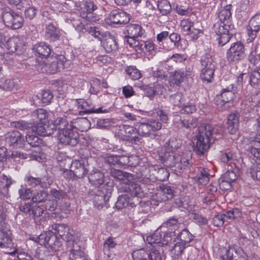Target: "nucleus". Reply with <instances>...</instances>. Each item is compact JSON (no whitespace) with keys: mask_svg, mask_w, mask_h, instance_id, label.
I'll return each instance as SVG.
<instances>
[{"mask_svg":"<svg viewBox=\"0 0 260 260\" xmlns=\"http://www.w3.org/2000/svg\"><path fill=\"white\" fill-rule=\"evenodd\" d=\"M198 131L193 150L198 155H203L215 140L221 138L223 131L222 127L218 125L206 124L204 126L199 127Z\"/></svg>","mask_w":260,"mask_h":260,"instance_id":"f257e3e1","label":"nucleus"},{"mask_svg":"<svg viewBox=\"0 0 260 260\" xmlns=\"http://www.w3.org/2000/svg\"><path fill=\"white\" fill-rule=\"evenodd\" d=\"M161 162L165 166L171 168L176 172H180L192 164V156L190 152L183 153L182 155L170 152L166 148H162L159 153Z\"/></svg>","mask_w":260,"mask_h":260,"instance_id":"f03ea898","label":"nucleus"},{"mask_svg":"<svg viewBox=\"0 0 260 260\" xmlns=\"http://www.w3.org/2000/svg\"><path fill=\"white\" fill-rule=\"evenodd\" d=\"M6 214L4 207H0V248L5 249L6 253H14L16 249L14 244L10 231L9 225L6 222Z\"/></svg>","mask_w":260,"mask_h":260,"instance_id":"7ed1b4c3","label":"nucleus"},{"mask_svg":"<svg viewBox=\"0 0 260 260\" xmlns=\"http://www.w3.org/2000/svg\"><path fill=\"white\" fill-rule=\"evenodd\" d=\"M201 64V78L202 80L210 83L212 81L216 69V62L210 54L203 56L200 60Z\"/></svg>","mask_w":260,"mask_h":260,"instance_id":"20e7f679","label":"nucleus"},{"mask_svg":"<svg viewBox=\"0 0 260 260\" xmlns=\"http://www.w3.org/2000/svg\"><path fill=\"white\" fill-rule=\"evenodd\" d=\"M3 21L5 25L12 29H18L23 25V18L9 7H6L2 14Z\"/></svg>","mask_w":260,"mask_h":260,"instance_id":"39448f33","label":"nucleus"},{"mask_svg":"<svg viewBox=\"0 0 260 260\" xmlns=\"http://www.w3.org/2000/svg\"><path fill=\"white\" fill-rule=\"evenodd\" d=\"M231 28V24L217 22L214 24L213 30L219 46H223L230 41L232 37V34L230 33Z\"/></svg>","mask_w":260,"mask_h":260,"instance_id":"423d86ee","label":"nucleus"},{"mask_svg":"<svg viewBox=\"0 0 260 260\" xmlns=\"http://www.w3.org/2000/svg\"><path fill=\"white\" fill-rule=\"evenodd\" d=\"M226 57L229 63L236 64L245 57V47L243 43L237 41L232 43L227 50Z\"/></svg>","mask_w":260,"mask_h":260,"instance_id":"0eeeda50","label":"nucleus"},{"mask_svg":"<svg viewBox=\"0 0 260 260\" xmlns=\"http://www.w3.org/2000/svg\"><path fill=\"white\" fill-rule=\"evenodd\" d=\"M129 20V15L120 9L113 10L105 19L106 23L112 27H115L116 25L126 24Z\"/></svg>","mask_w":260,"mask_h":260,"instance_id":"6e6552de","label":"nucleus"},{"mask_svg":"<svg viewBox=\"0 0 260 260\" xmlns=\"http://www.w3.org/2000/svg\"><path fill=\"white\" fill-rule=\"evenodd\" d=\"M117 135L121 140L135 144L141 140L138 136V129L128 125H119Z\"/></svg>","mask_w":260,"mask_h":260,"instance_id":"1a4fd4ad","label":"nucleus"},{"mask_svg":"<svg viewBox=\"0 0 260 260\" xmlns=\"http://www.w3.org/2000/svg\"><path fill=\"white\" fill-rule=\"evenodd\" d=\"M58 140L60 144L64 145L75 146L79 141V136L78 132L75 131L71 126L57 133Z\"/></svg>","mask_w":260,"mask_h":260,"instance_id":"9d476101","label":"nucleus"},{"mask_svg":"<svg viewBox=\"0 0 260 260\" xmlns=\"http://www.w3.org/2000/svg\"><path fill=\"white\" fill-rule=\"evenodd\" d=\"M87 166L82 161L76 160L72 162L71 169L66 170L64 172H67V177L74 179L82 178L88 172Z\"/></svg>","mask_w":260,"mask_h":260,"instance_id":"9b49d317","label":"nucleus"},{"mask_svg":"<svg viewBox=\"0 0 260 260\" xmlns=\"http://www.w3.org/2000/svg\"><path fill=\"white\" fill-rule=\"evenodd\" d=\"M75 105L78 109L80 115H81V113H108L109 112V109H103V107L96 108L92 103L86 101L83 99L75 100Z\"/></svg>","mask_w":260,"mask_h":260,"instance_id":"f8f14e48","label":"nucleus"},{"mask_svg":"<svg viewBox=\"0 0 260 260\" xmlns=\"http://www.w3.org/2000/svg\"><path fill=\"white\" fill-rule=\"evenodd\" d=\"M83 6L81 8L80 16L83 19L90 22H94L100 19L99 16L93 13V12L97 9L94 4V0H85L83 3Z\"/></svg>","mask_w":260,"mask_h":260,"instance_id":"ddd939ff","label":"nucleus"},{"mask_svg":"<svg viewBox=\"0 0 260 260\" xmlns=\"http://www.w3.org/2000/svg\"><path fill=\"white\" fill-rule=\"evenodd\" d=\"M60 56L59 60L61 59ZM41 70L42 72H46L48 74H54L59 71L60 69H63L64 64L62 61H59V59L55 57H49L45 59L40 64Z\"/></svg>","mask_w":260,"mask_h":260,"instance_id":"4468645a","label":"nucleus"},{"mask_svg":"<svg viewBox=\"0 0 260 260\" xmlns=\"http://www.w3.org/2000/svg\"><path fill=\"white\" fill-rule=\"evenodd\" d=\"M112 188L108 185H104L102 190H99L93 199L94 205L99 209L107 206L110 198L111 197Z\"/></svg>","mask_w":260,"mask_h":260,"instance_id":"2eb2a0df","label":"nucleus"},{"mask_svg":"<svg viewBox=\"0 0 260 260\" xmlns=\"http://www.w3.org/2000/svg\"><path fill=\"white\" fill-rule=\"evenodd\" d=\"M180 26L184 34L194 40L197 39L199 34L202 32V29L198 27L197 24L194 23L189 19L182 20Z\"/></svg>","mask_w":260,"mask_h":260,"instance_id":"dca6fc26","label":"nucleus"},{"mask_svg":"<svg viewBox=\"0 0 260 260\" xmlns=\"http://www.w3.org/2000/svg\"><path fill=\"white\" fill-rule=\"evenodd\" d=\"M198 120L196 118H191L188 119L176 118L174 124L176 128L186 134L189 133L192 129L198 126Z\"/></svg>","mask_w":260,"mask_h":260,"instance_id":"f3484780","label":"nucleus"},{"mask_svg":"<svg viewBox=\"0 0 260 260\" xmlns=\"http://www.w3.org/2000/svg\"><path fill=\"white\" fill-rule=\"evenodd\" d=\"M120 192L129 193L133 198H141L143 196V190L140 185L135 182L125 181L121 183L119 188Z\"/></svg>","mask_w":260,"mask_h":260,"instance_id":"a211bd4d","label":"nucleus"},{"mask_svg":"<svg viewBox=\"0 0 260 260\" xmlns=\"http://www.w3.org/2000/svg\"><path fill=\"white\" fill-rule=\"evenodd\" d=\"M171 240V233H165L162 237V234L157 231L153 234L148 236L146 238V241L149 244L151 245L156 244L159 246L167 245Z\"/></svg>","mask_w":260,"mask_h":260,"instance_id":"6ab92c4d","label":"nucleus"},{"mask_svg":"<svg viewBox=\"0 0 260 260\" xmlns=\"http://www.w3.org/2000/svg\"><path fill=\"white\" fill-rule=\"evenodd\" d=\"M52 229L64 241L69 242L74 239L75 232L65 224L56 223L52 225Z\"/></svg>","mask_w":260,"mask_h":260,"instance_id":"aec40b11","label":"nucleus"},{"mask_svg":"<svg viewBox=\"0 0 260 260\" xmlns=\"http://www.w3.org/2000/svg\"><path fill=\"white\" fill-rule=\"evenodd\" d=\"M233 85L229 86L222 90L220 94L217 95L215 101L217 105L222 106L236 98Z\"/></svg>","mask_w":260,"mask_h":260,"instance_id":"412c9836","label":"nucleus"},{"mask_svg":"<svg viewBox=\"0 0 260 260\" xmlns=\"http://www.w3.org/2000/svg\"><path fill=\"white\" fill-rule=\"evenodd\" d=\"M236 169H230L219 179V187L222 190H228L232 187L231 183L237 178Z\"/></svg>","mask_w":260,"mask_h":260,"instance_id":"4be33fe9","label":"nucleus"},{"mask_svg":"<svg viewBox=\"0 0 260 260\" xmlns=\"http://www.w3.org/2000/svg\"><path fill=\"white\" fill-rule=\"evenodd\" d=\"M32 50L35 55L42 59L50 57L51 49L50 46L44 42H40L33 46Z\"/></svg>","mask_w":260,"mask_h":260,"instance_id":"5701e85b","label":"nucleus"},{"mask_svg":"<svg viewBox=\"0 0 260 260\" xmlns=\"http://www.w3.org/2000/svg\"><path fill=\"white\" fill-rule=\"evenodd\" d=\"M256 159L260 160V134H256L249 139V145L247 149Z\"/></svg>","mask_w":260,"mask_h":260,"instance_id":"b1692460","label":"nucleus"},{"mask_svg":"<svg viewBox=\"0 0 260 260\" xmlns=\"http://www.w3.org/2000/svg\"><path fill=\"white\" fill-rule=\"evenodd\" d=\"M135 200H137V202H138V199L131 198L127 194H122L118 197L115 204V207L118 210H121L128 206L132 208L136 207Z\"/></svg>","mask_w":260,"mask_h":260,"instance_id":"393cba45","label":"nucleus"},{"mask_svg":"<svg viewBox=\"0 0 260 260\" xmlns=\"http://www.w3.org/2000/svg\"><path fill=\"white\" fill-rule=\"evenodd\" d=\"M6 142L10 145H16L21 147L24 140L22 135L17 131H13L8 133L6 135Z\"/></svg>","mask_w":260,"mask_h":260,"instance_id":"a878e982","label":"nucleus"},{"mask_svg":"<svg viewBox=\"0 0 260 260\" xmlns=\"http://www.w3.org/2000/svg\"><path fill=\"white\" fill-rule=\"evenodd\" d=\"M89 182L95 187H99L103 185L105 181V176L100 170H92L88 176Z\"/></svg>","mask_w":260,"mask_h":260,"instance_id":"bb28decb","label":"nucleus"},{"mask_svg":"<svg viewBox=\"0 0 260 260\" xmlns=\"http://www.w3.org/2000/svg\"><path fill=\"white\" fill-rule=\"evenodd\" d=\"M70 125L75 130H78L81 132L87 131L90 126V121L84 117H79L71 121Z\"/></svg>","mask_w":260,"mask_h":260,"instance_id":"cd10ccee","label":"nucleus"},{"mask_svg":"<svg viewBox=\"0 0 260 260\" xmlns=\"http://www.w3.org/2000/svg\"><path fill=\"white\" fill-rule=\"evenodd\" d=\"M226 124L228 132L232 135L235 134L238 130L239 124L238 115L235 113L230 114L228 117Z\"/></svg>","mask_w":260,"mask_h":260,"instance_id":"c85d7f7f","label":"nucleus"},{"mask_svg":"<svg viewBox=\"0 0 260 260\" xmlns=\"http://www.w3.org/2000/svg\"><path fill=\"white\" fill-rule=\"evenodd\" d=\"M220 159L221 162L228 164L232 168L233 166H235L236 162L237 160V154L230 149H226L224 152H221Z\"/></svg>","mask_w":260,"mask_h":260,"instance_id":"c756f323","label":"nucleus"},{"mask_svg":"<svg viewBox=\"0 0 260 260\" xmlns=\"http://www.w3.org/2000/svg\"><path fill=\"white\" fill-rule=\"evenodd\" d=\"M140 254L136 255L138 259L143 257L146 260H161V255L158 250L156 249H151V250H146L144 249H140Z\"/></svg>","mask_w":260,"mask_h":260,"instance_id":"7c9ffc66","label":"nucleus"},{"mask_svg":"<svg viewBox=\"0 0 260 260\" xmlns=\"http://www.w3.org/2000/svg\"><path fill=\"white\" fill-rule=\"evenodd\" d=\"M60 36V30L52 23L48 24L45 29V37L50 41L59 40Z\"/></svg>","mask_w":260,"mask_h":260,"instance_id":"2f4dec72","label":"nucleus"},{"mask_svg":"<svg viewBox=\"0 0 260 260\" xmlns=\"http://www.w3.org/2000/svg\"><path fill=\"white\" fill-rule=\"evenodd\" d=\"M139 7V10L144 15L151 16L153 10L155 9L153 5L147 0H134V3Z\"/></svg>","mask_w":260,"mask_h":260,"instance_id":"473e14b6","label":"nucleus"},{"mask_svg":"<svg viewBox=\"0 0 260 260\" xmlns=\"http://www.w3.org/2000/svg\"><path fill=\"white\" fill-rule=\"evenodd\" d=\"M231 5H227L224 7L218 10V17L219 20L218 22L231 24Z\"/></svg>","mask_w":260,"mask_h":260,"instance_id":"72a5a7b5","label":"nucleus"},{"mask_svg":"<svg viewBox=\"0 0 260 260\" xmlns=\"http://www.w3.org/2000/svg\"><path fill=\"white\" fill-rule=\"evenodd\" d=\"M31 116L34 123L39 125L46 122L45 120L48 118V112L45 109L40 108L34 111L31 114Z\"/></svg>","mask_w":260,"mask_h":260,"instance_id":"f704fd0d","label":"nucleus"},{"mask_svg":"<svg viewBox=\"0 0 260 260\" xmlns=\"http://www.w3.org/2000/svg\"><path fill=\"white\" fill-rule=\"evenodd\" d=\"M126 31L128 37L138 38L142 37L145 33V30L138 24H129L126 26Z\"/></svg>","mask_w":260,"mask_h":260,"instance_id":"c9c22d12","label":"nucleus"},{"mask_svg":"<svg viewBox=\"0 0 260 260\" xmlns=\"http://www.w3.org/2000/svg\"><path fill=\"white\" fill-rule=\"evenodd\" d=\"M24 181L27 185L31 187H35L39 185L42 188H46L48 184L45 181L44 178L40 177H34L32 176H26L24 178Z\"/></svg>","mask_w":260,"mask_h":260,"instance_id":"e433bc0d","label":"nucleus"},{"mask_svg":"<svg viewBox=\"0 0 260 260\" xmlns=\"http://www.w3.org/2000/svg\"><path fill=\"white\" fill-rule=\"evenodd\" d=\"M102 44L103 47L108 53H114L118 50L117 42L114 37H107Z\"/></svg>","mask_w":260,"mask_h":260,"instance_id":"4c0bfd02","label":"nucleus"},{"mask_svg":"<svg viewBox=\"0 0 260 260\" xmlns=\"http://www.w3.org/2000/svg\"><path fill=\"white\" fill-rule=\"evenodd\" d=\"M194 236L186 229H183L177 235V240L183 243L184 245L190 246V243L193 240Z\"/></svg>","mask_w":260,"mask_h":260,"instance_id":"58836bf2","label":"nucleus"},{"mask_svg":"<svg viewBox=\"0 0 260 260\" xmlns=\"http://www.w3.org/2000/svg\"><path fill=\"white\" fill-rule=\"evenodd\" d=\"M18 88V84L15 82L13 80L1 78L0 79V88L5 90L13 91L17 90Z\"/></svg>","mask_w":260,"mask_h":260,"instance_id":"ea45409f","label":"nucleus"},{"mask_svg":"<svg viewBox=\"0 0 260 260\" xmlns=\"http://www.w3.org/2000/svg\"><path fill=\"white\" fill-rule=\"evenodd\" d=\"M110 174L114 178L118 180H123L124 182L129 181V179L132 178L131 174L114 169H111Z\"/></svg>","mask_w":260,"mask_h":260,"instance_id":"a19ab883","label":"nucleus"},{"mask_svg":"<svg viewBox=\"0 0 260 260\" xmlns=\"http://www.w3.org/2000/svg\"><path fill=\"white\" fill-rule=\"evenodd\" d=\"M70 124L64 117H58L55 119L53 124H51L52 129H57L58 132L63 131V130L67 129Z\"/></svg>","mask_w":260,"mask_h":260,"instance_id":"79ce46f5","label":"nucleus"},{"mask_svg":"<svg viewBox=\"0 0 260 260\" xmlns=\"http://www.w3.org/2000/svg\"><path fill=\"white\" fill-rule=\"evenodd\" d=\"M249 84L255 88L260 86V67L256 68L249 73Z\"/></svg>","mask_w":260,"mask_h":260,"instance_id":"37998d69","label":"nucleus"},{"mask_svg":"<svg viewBox=\"0 0 260 260\" xmlns=\"http://www.w3.org/2000/svg\"><path fill=\"white\" fill-rule=\"evenodd\" d=\"M7 47V49L12 52H14L18 50L21 46V41L17 38H10L6 42V44H3Z\"/></svg>","mask_w":260,"mask_h":260,"instance_id":"c03bdc74","label":"nucleus"},{"mask_svg":"<svg viewBox=\"0 0 260 260\" xmlns=\"http://www.w3.org/2000/svg\"><path fill=\"white\" fill-rule=\"evenodd\" d=\"M209 174L207 169L201 168L199 170L198 174L196 176V180L200 184L206 185L209 181Z\"/></svg>","mask_w":260,"mask_h":260,"instance_id":"a18cd8bd","label":"nucleus"},{"mask_svg":"<svg viewBox=\"0 0 260 260\" xmlns=\"http://www.w3.org/2000/svg\"><path fill=\"white\" fill-rule=\"evenodd\" d=\"M46 245H48L52 250L58 251L61 244L57 237L51 231Z\"/></svg>","mask_w":260,"mask_h":260,"instance_id":"49530a36","label":"nucleus"},{"mask_svg":"<svg viewBox=\"0 0 260 260\" xmlns=\"http://www.w3.org/2000/svg\"><path fill=\"white\" fill-rule=\"evenodd\" d=\"M138 136L141 138L142 137H150L152 134L149 122L141 123L138 128Z\"/></svg>","mask_w":260,"mask_h":260,"instance_id":"de8ad7c7","label":"nucleus"},{"mask_svg":"<svg viewBox=\"0 0 260 260\" xmlns=\"http://www.w3.org/2000/svg\"><path fill=\"white\" fill-rule=\"evenodd\" d=\"M160 194L162 196V199L167 200L171 199L174 196V190L171 186L166 185L159 186Z\"/></svg>","mask_w":260,"mask_h":260,"instance_id":"09e8293b","label":"nucleus"},{"mask_svg":"<svg viewBox=\"0 0 260 260\" xmlns=\"http://www.w3.org/2000/svg\"><path fill=\"white\" fill-rule=\"evenodd\" d=\"M55 129H52L51 124H43L36 126V133L39 135L47 136L52 134Z\"/></svg>","mask_w":260,"mask_h":260,"instance_id":"8fccbe9b","label":"nucleus"},{"mask_svg":"<svg viewBox=\"0 0 260 260\" xmlns=\"http://www.w3.org/2000/svg\"><path fill=\"white\" fill-rule=\"evenodd\" d=\"M84 31L90 34L99 41H101L103 37V34L100 31V28L95 26L88 24L85 26Z\"/></svg>","mask_w":260,"mask_h":260,"instance_id":"3c124183","label":"nucleus"},{"mask_svg":"<svg viewBox=\"0 0 260 260\" xmlns=\"http://www.w3.org/2000/svg\"><path fill=\"white\" fill-rule=\"evenodd\" d=\"M234 252L236 253V250L234 247H222L220 249V257L222 260H233Z\"/></svg>","mask_w":260,"mask_h":260,"instance_id":"603ef678","label":"nucleus"},{"mask_svg":"<svg viewBox=\"0 0 260 260\" xmlns=\"http://www.w3.org/2000/svg\"><path fill=\"white\" fill-rule=\"evenodd\" d=\"M157 8L162 15L169 13L172 9L171 5L167 0L158 1Z\"/></svg>","mask_w":260,"mask_h":260,"instance_id":"864d4df0","label":"nucleus"},{"mask_svg":"<svg viewBox=\"0 0 260 260\" xmlns=\"http://www.w3.org/2000/svg\"><path fill=\"white\" fill-rule=\"evenodd\" d=\"M155 171L156 172L155 178L158 181H164L168 179L170 174L166 169L157 167Z\"/></svg>","mask_w":260,"mask_h":260,"instance_id":"5fc2aeb1","label":"nucleus"},{"mask_svg":"<svg viewBox=\"0 0 260 260\" xmlns=\"http://www.w3.org/2000/svg\"><path fill=\"white\" fill-rule=\"evenodd\" d=\"M125 72L134 80H138L142 76L140 71L134 66L127 67L125 69Z\"/></svg>","mask_w":260,"mask_h":260,"instance_id":"6e6d98bb","label":"nucleus"},{"mask_svg":"<svg viewBox=\"0 0 260 260\" xmlns=\"http://www.w3.org/2000/svg\"><path fill=\"white\" fill-rule=\"evenodd\" d=\"M123 157L120 156L114 155H108L105 157V161L110 165H118L121 166L123 164L121 161V159Z\"/></svg>","mask_w":260,"mask_h":260,"instance_id":"4d7b16f0","label":"nucleus"},{"mask_svg":"<svg viewBox=\"0 0 260 260\" xmlns=\"http://www.w3.org/2000/svg\"><path fill=\"white\" fill-rule=\"evenodd\" d=\"M38 99H41L42 103L48 104L50 103L53 98V94L50 90H44L40 94V96H36Z\"/></svg>","mask_w":260,"mask_h":260,"instance_id":"13d9d810","label":"nucleus"},{"mask_svg":"<svg viewBox=\"0 0 260 260\" xmlns=\"http://www.w3.org/2000/svg\"><path fill=\"white\" fill-rule=\"evenodd\" d=\"M186 245H184L183 243L178 241H177L171 249V252L174 255L176 256L181 255L184 250L187 247Z\"/></svg>","mask_w":260,"mask_h":260,"instance_id":"bf43d9fd","label":"nucleus"},{"mask_svg":"<svg viewBox=\"0 0 260 260\" xmlns=\"http://www.w3.org/2000/svg\"><path fill=\"white\" fill-rule=\"evenodd\" d=\"M48 197V193L44 190H40L33 195L31 200L35 203L45 202Z\"/></svg>","mask_w":260,"mask_h":260,"instance_id":"052dcab7","label":"nucleus"},{"mask_svg":"<svg viewBox=\"0 0 260 260\" xmlns=\"http://www.w3.org/2000/svg\"><path fill=\"white\" fill-rule=\"evenodd\" d=\"M26 141L32 147H38L41 144V140L39 137L32 134H27Z\"/></svg>","mask_w":260,"mask_h":260,"instance_id":"680f3d73","label":"nucleus"},{"mask_svg":"<svg viewBox=\"0 0 260 260\" xmlns=\"http://www.w3.org/2000/svg\"><path fill=\"white\" fill-rule=\"evenodd\" d=\"M185 74L180 71H175L171 78V82L176 85H179L183 81Z\"/></svg>","mask_w":260,"mask_h":260,"instance_id":"e2e57ef3","label":"nucleus"},{"mask_svg":"<svg viewBox=\"0 0 260 260\" xmlns=\"http://www.w3.org/2000/svg\"><path fill=\"white\" fill-rule=\"evenodd\" d=\"M224 215V218H226L229 219H234L235 218L239 217L241 216V213L238 208H234L232 210L225 212L222 213Z\"/></svg>","mask_w":260,"mask_h":260,"instance_id":"0e129e2a","label":"nucleus"},{"mask_svg":"<svg viewBox=\"0 0 260 260\" xmlns=\"http://www.w3.org/2000/svg\"><path fill=\"white\" fill-rule=\"evenodd\" d=\"M182 100V95L181 93H175L170 97V102L174 106H178L179 108L181 107L183 104Z\"/></svg>","mask_w":260,"mask_h":260,"instance_id":"69168bd1","label":"nucleus"},{"mask_svg":"<svg viewBox=\"0 0 260 260\" xmlns=\"http://www.w3.org/2000/svg\"><path fill=\"white\" fill-rule=\"evenodd\" d=\"M151 115L159 117V120L164 123H167L169 119L167 113L164 110L160 109H155Z\"/></svg>","mask_w":260,"mask_h":260,"instance_id":"338daca9","label":"nucleus"},{"mask_svg":"<svg viewBox=\"0 0 260 260\" xmlns=\"http://www.w3.org/2000/svg\"><path fill=\"white\" fill-rule=\"evenodd\" d=\"M166 145L165 148H166V150L170 152H173L174 150L181 146V144L178 142L176 139H170Z\"/></svg>","mask_w":260,"mask_h":260,"instance_id":"774afa93","label":"nucleus"}]
</instances>
